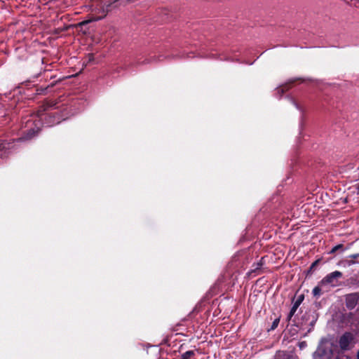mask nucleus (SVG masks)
<instances>
[{"mask_svg": "<svg viewBox=\"0 0 359 359\" xmlns=\"http://www.w3.org/2000/svg\"><path fill=\"white\" fill-rule=\"evenodd\" d=\"M262 266V263H257L256 264V267L255 268V270L259 269Z\"/></svg>", "mask_w": 359, "mask_h": 359, "instance_id": "aec40b11", "label": "nucleus"}, {"mask_svg": "<svg viewBox=\"0 0 359 359\" xmlns=\"http://www.w3.org/2000/svg\"><path fill=\"white\" fill-rule=\"evenodd\" d=\"M304 299V295L301 294L294 301V302L293 303V305L290 309V311L287 316V318L288 321H290L291 320L292 317L294 315L295 312L297 311L298 307L300 306V304L303 302Z\"/></svg>", "mask_w": 359, "mask_h": 359, "instance_id": "7ed1b4c3", "label": "nucleus"}, {"mask_svg": "<svg viewBox=\"0 0 359 359\" xmlns=\"http://www.w3.org/2000/svg\"><path fill=\"white\" fill-rule=\"evenodd\" d=\"M94 60V57L93 54H89L88 55V62H90Z\"/></svg>", "mask_w": 359, "mask_h": 359, "instance_id": "2eb2a0df", "label": "nucleus"}, {"mask_svg": "<svg viewBox=\"0 0 359 359\" xmlns=\"http://www.w3.org/2000/svg\"><path fill=\"white\" fill-rule=\"evenodd\" d=\"M342 276V273L339 271L332 272L321 280L320 285L321 286L330 285L331 287H336L338 285V280L341 278Z\"/></svg>", "mask_w": 359, "mask_h": 359, "instance_id": "f03ea898", "label": "nucleus"}, {"mask_svg": "<svg viewBox=\"0 0 359 359\" xmlns=\"http://www.w3.org/2000/svg\"><path fill=\"white\" fill-rule=\"evenodd\" d=\"M39 128H37L36 130L34 128H32V129L27 130V132L25 135L23 139L29 140V139L32 138L33 137H34L39 133Z\"/></svg>", "mask_w": 359, "mask_h": 359, "instance_id": "423d86ee", "label": "nucleus"}, {"mask_svg": "<svg viewBox=\"0 0 359 359\" xmlns=\"http://www.w3.org/2000/svg\"><path fill=\"white\" fill-rule=\"evenodd\" d=\"M358 295L356 293L348 294L346 297V305L348 309H353L358 302Z\"/></svg>", "mask_w": 359, "mask_h": 359, "instance_id": "20e7f679", "label": "nucleus"}, {"mask_svg": "<svg viewBox=\"0 0 359 359\" xmlns=\"http://www.w3.org/2000/svg\"><path fill=\"white\" fill-rule=\"evenodd\" d=\"M321 285L319 284L318 286L313 289V294L314 296H320L321 294Z\"/></svg>", "mask_w": 359, "mask_h": 359, "instance_id": "1a4fd4ad", "label": "nucleus"}, {"mask_svg": "<svg viewBox=\"0 0 359 359\" xmlns=\"http://www.w3.org/2000/svg\"><path fill=\"white\" fill-rule=\"evenodd\" d=\"M318 262H319L318 260H317V261L314 262L311 264V269H312L313 267H315V266H316V265H317V264L318 263Z\"/></svg>", "mask_w": 359, "mask_h": 359, "instance_id": "6ab92c4d", "label": "nucleus"}, {"mask_svg": "<svg viewBox=\"0 0 359 359\" xmlns=\"http://www.w3.org/2000/svg\"><path fill=\"white\" fill-rule=\"evenodd\" d=\"M11 144L5 141L0 140V158H4L7 155V150L10 149Z\"/></svg>", "mask_w": 359, "mask_h": 359, "instance_id": "39448f33", "label": "nucleus"}, {"mask_svg": "<svg viewBox=\"0 0 359 359\" xmlns=\"http://www.w3.org/2000/svg\"><path fill=\"white\" fill-rule=\"evenodd\" d=\"M279 321H280V319L279 318H276L274 320V321L272 323V325H271V330H274L276 329L278 325V323H279Z\"/></svg>", "mask_w": 359, "mask_h": 359, "instance_id": "f8f14e48", "label": "nucleus"}, {"mask_svg": "<svg viewBox=\"0 0 359 359\" xmlns=\"http://www.w3.org/2000/svg\"><path fill=\"white\" fill-rule=\"evenodd\" d=\"M348 265L354 264V262L353 260H349V261H348Z\"/></svg>", "mask_w": 359, "mask_h": 359, "instance_id": "412c9836", "label": "nucleus"}, {"mask_svg": "<svg viewBox=\"0 0 359 359\" xmlns=\"http://www.w3.org/2000/svg\"><path fill=\"white\" fill-rule=\"evenodd\" d=\"M101 19H102L101 18H94V19H88V20H83L81 22H85V23L93 22V21L99 20H101Z\"/></svg>", "mask_w": 359, "mask_h": 359, "instance_id": "4468645a", "label": "nucleus"}, {"mask_svg": "<svg viewBox=\"0 0 359 359\" xmlns=\"http://www.w3.org/2000/svg\"><path fill=\"white\" fill-rule=\"evenodd\" d=\"M129 0H115L113 4H114V6H117L118 5L125 4Z\"/></svg>", "mask_w": 359, "mask_h": 359, "instance_id": "9b49d317", "label": "nucleus"}, {"mask_svg": "<svg viewBox=\"0 0 359 359\" xmlns=\"http://www.w3.org/2000/svg\"><path fill=\"white\" fill-rule=\"evenodd\" d=\"M312 15L313 14L311 13H310L309 14V16L306 18H305L304 20H314L313 18L312 17Z\"/></svg>", "mask_w": 359, "mask_h": 359, "instance_id": "dca6fc26", "label": "nucleus"}, {"mask_svg": "<svg viewBox=\"0 0 359 359\" xmlns=\"http://www.w3.org/2000/svg\"><path fill=\"white\" fill-rule=\"evenodd\" d=\"M337 346L333 343L320 345L313 353V359H332L337 355Z\"/></svg>", "mask_w": 359, "mask_h": 359, "instance_id": "f257e3e1", "label": "nucleus"}, {"mask_svg": "<svg viewBox=\"0 0 359 359\" xmlns=\"http://www.w3.org/2000/svg\"><path fill=\"white\" fill-rule=\"evenodd\" d=\"M343 248V245L342 244H339L336 246H334L332 250H331V253H333L334 252H336L337 250H339V249H342Z\"/></svg>", "mask_w": 359, "mask_h": 359, "instance_id": "ddd939ff", "label": "nucleus"}, {"mask_svg": "<svg viewBox=\"0 0 359 359\" xmlns=\"http://www.w3.org/2000/svg\"><path fill=\"white\" fill-rule=\"evenodd\" d=\"M306 343L305 341H302V342L299 343L300 348H304V347H306Z\"/></svg>", "mask_w": 359, "mask_h": 359, "instance_id": "f3484780", "label": "nucleus"}, {"mask_svg": "<svg viewBox=\"0 0 359 359\" xmlns=\"http://www.w3.org/2000/svg\"><path fill=\"white\" fill-rule=\"evenodd\" d=\"M83 24H72V25H70L69 26H63L62 27H59L56 29V33H59V32H62V31H65V30H67L68 29L72 27V28H76V29H78L81 25H82Z\"/></svg>", "mask_w": 359, "mask_h": 359, "instance_id": "0eeeda50", "label": "nucleus"}, {"mask_svg": "<svg viewBox=\"0 0 359 359\" xmlns=\"http://www.w3.org/2000/svg\"><path fill=\"white\" fill-rule=\"evenodd\" d=\"M359 257V254H354L350 256L351 259H356Z\"/></svg>", "mask_w": 359, "mask_h": 359, "instance_id": "a211bd4d", "label": "nucleus"}, {"mask_svg": "<svg viewBox=\"0 0 359 359\" xmlns=\"http://www.w3.org/2000/svg\"><path fill=\"white\" fill-rule=\"evenodd\" d=\"M287 90H288V87H287V84L281 86L279 88H278V89H277L278 93H280L281 94L284 93V92Z\"/></svg>", "mask_w": 359, "mask_h": 359, "instance_id": "9d476101", "label": "nucleus"}, {"mask_svg": "<svg viewBox=\"0 0 359 359\" xmlns=\"http://www.w3.org/2000/svg\"><path fill=\"white\" fill-rule=\"evenodd\" d=\"M194 355L193 351H188L182 355V359H190Z\"/></svg>", "mask_w": 359, "mask_h": 359, "instance_id": "6e6552de", "label": "nucleus"}, {"mask_svg": "<svg viewBox=\"0 0 359 359\" xmlns=\"http://www.w3.org/2000/svg\"><path fill=\"white\" fill-rule=\"evenodd\" d=\"M357 359H359V350L358 351V353H357Z\"/></svg>", "mask_w": 359, "mask_h": 359, "instance_id": "4be33fe9", "label": "nucleus"}]
</instances>
